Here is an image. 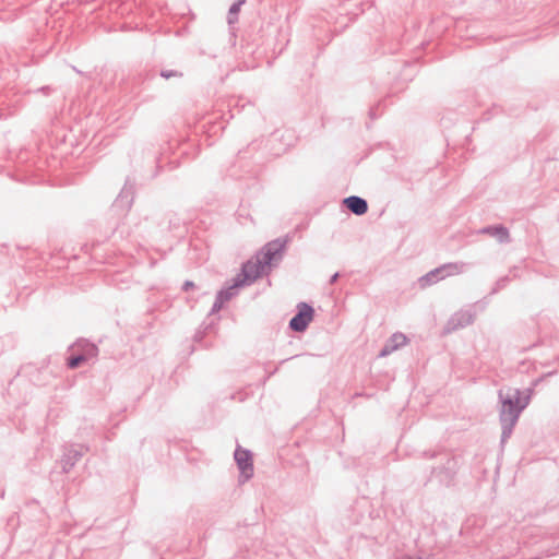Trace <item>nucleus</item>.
<instances>
[{"mask_svg": "<svg viewBox=\"0 0 559 559\" xmlns=\"http://www.w3.org/2000/svg\"><path fill=\"white\" fill-rule=\"evenodd\" d=\"M49 90H50L49 86H44V87L40 88V91L44 92V93H48Z\"/></svg>", "mask_w": 559, "mask_h": 559, "instance_id": "nucleus-27", "label": "nucleus"}, {"mask_svg": "<svg viewBox=\"0 0 559 559\" xmlns=\"http://www.w3.org/2000/svg\"><path fill=\"white\" fill-rule=\"evenodd\" d=\"M338 278V273H335L330 278V284H334Z\"/></svg>", "mask_w": 559, "mask_h": 559, "instance_id": "nucleus-24", "label": "nucleus"}, {"mask_svg": "<svg viewBox=\"0 0 559 559\" xmlns=\"http://www.w3.org/2000/svg\"><path fill=\"white\" fill-rule=\"evenodd\" d=\"M289 240V237L285 236L269 241L261 249L259 253L260 259L266 266L276 265L283 259L284 251Z\"/></svg>", "mask_w": 559, "mask_h": 559, "instance_id": "nucleus-2", "label": "nucleus"}, {"mask_svg": "<svg viewBox=\"0 0 559 559\" xmlns=\"http://www.w3.org/2000/svg\"><path fill=\"white\" fill-rule=\"evenodd\" d=\"M432 271H433L435 275H437V280L438 281H441V280L445 278V274H444L445 272H444V269H443L442 265L433 269Z\"/></svg>", "mask_w": 559, "mask_h": 559, "instance_id": "nucleus-20", "label": "nucleus"}, {"mask_svg": "<svg viewBox=\"0 0 559 559\" xmlns=\"http://www.w3.org/2000/svg\"><path fill=\"white\" fill-rule=\"evenodd\" d=\"M344 206L355 215L361 216L368 212V203L364 198L350 195L343 200Z\"/></svg>", "mask_w": 559, "mask_h": 559, "instance_id": "nucleus-10", "label": "nucleus"}, {"mask_svg": "<svg viewBox=\"0 0 559 559\" xmlns=\"http://www.w3.org/2000/svg\"><path fill=\"white\" fill-rule=\"evenodd\" d=\"M480 234L497 238L500 243L510 241V233L503 225L486 226L479 230Z\"/></svg>", "mask_w": 559, "mask_h": 559, "instance_id": "nucleus-12", "label": "nucleus"}, {"mask_svg": "<svg viewBox=\"0 0 559 559\" xmlns=\"http://www.w3.org/2000/svg\"><path fill=\"white\" fill-rule=\"evenodd\" d=\"M245 3V0H238L231 4L227 14V23L229 25L236 23L238 21V13L240 11L241 5Z\"/></svg>", "mask_w": 559, "mask_h": 559, "instance_id": "nucleus-15", "label": "nucleus"}, {"mask_svg": "<svg viewBox=\"0 0 559 559\" xmlns=\"http://www.w3.org/2000/svg\"><path fill=\"white\" fill-rule=\"evenodd\" d=\"M438 282L439 281L437 280V275H435L432 270L419 278V284L421 287H427Z\"/></svg>", "mask_w": 559, "mask_h": 559, "instance_id": "nucleus-17", "label": "nucleus"}, {"mask_svg": "<svg viewBox=\"0 0 559 559\" xmlns=\"http://www.w3.org/2000/svg\"><path fill=\"white\" fill-rule=\"evenodd\" d=\"M508 281H509V278H508V277H502V278H500V280L497 282V286H498V288H502V287H504Z\"/></svg>", "mask_w": 559, "mask_h": 559, "instance_id": "nucleus-23", "label": "nucleus"}, {"mask_svg": "<svg viewBox=\"0 0 559 559\" xmlns=\"http://www.w3.org/2000/svg\"><path fill=\"white\" fill-rule=\"evenodd\" d=\"M194 287V283L192 281H186L182 285V290L188 292L190 288Z\"/></svg>", "mask_w": 559, "mask_h": 559, "instance_id": "nucleus-22", "label": "nucleus"}, {"mask_svg": "<svg viewBox=\"0 0 559 559\" xmlns=\"http://www.w3.org/2000/svg\"><path fill=\"white\" fill-rule=\"evenodd\" d=\"M408 343V338L402 332L393 333L384 343L383 347L379 353V357H385L391 355L393 352L400 349Z\"/></svg>", "mask_w": 559, "mask_h": 559, "instance_id": "nucleus-9", "label": "nucleus"}, {"mask_svg": "<svg viewBox=\"0 0 559 559\" xmlns=\"http://www.w3.org/2000/svg\"><path fill=\"white\" fill-rule=\"evenodd\" d=\"M401 559H424V558H423V557H420V556H416V557H414V556L405 555V556H403Z\"/></svg>", "mask_w": 559, "mask_h": 559, "instance_id": "nucleus-25", "label": "nucleus"}, {"mask_svg": "<svg viewBox=\"0 0 559 559\" xmlns=\"http://www.w3.org/2000/svg\"><path fill=\"white\" fill-rule=\"evenodd\" d=\"M235 461L238 468L243 477V481L250 479L253 476V461L252 454L249 450L237 447L234 453Z\"/></svg>", "mask_w": 559, "mask_h": 559, "instance_id": "nucleus-7", "label": "nucleus"}, {"mask_svg": "<svg viewBox=\"0 0 559 559\" xmlns=\"http://www.w3.org/2000/svg\"><path fill=\"white\" fill-rule=\"evenodd\" d=\"M531 390L528 394L522 397L520 389H509L507 392L499 390L498 399L501 404L499 408V421L501 425L500 443L503 445L512 436L513 429L518 424L521 413L530 404Z\"/></svg>", "mask_w": 559, "mask_h": 559, "instance_id": "nucleus-1", "label": "nucleus"}, {"mask_svg": "<svg viewBox=\"0 0 559 559\" xmlns=\"http://www.w3.org/2000/svg\"><path fill=\"white\" fill-rule=\"evenodd\" d=\"M424 457L426 459H435L439 455V452L438 451H425L423 453Z\"/></svg>", "mask_w": 559, "mask_h": 559, "instance_id": "nucleus-21", "label": "nucleus"}, {"mask_svg": "<svg viewBox=\"0 0 559 559\" xmlns=\"http://www.w3.org/2000/svg\"><path fill=\"white\" fill-rule=\"evenodd\" d=\"M87 451L88 447L82 444L66 445L60 460L62 472L69 473Z\"/></svg>", "mask_w": 559, "mask_h": 559, "instance_id": "nucleus-5", "label": "nucleus"}, {"mask_svg": "<svg viewBox=\"0 0 559 559\" xmlns=\"http://www.w3.org/2000/svg\"><path fill=\"white\" fill-rule=\"evenodd\" d=\"M85 357L80 353H75L67 358V366L70 369L79 368L83 362H86Z\"/></svg>", "mask_w": 559, "mask_h": 559, "instance_id": "nucleus-16", "label": "nucleus"}, {"mask_svg": "<svg viewBox=\"0 0 559 559\" xmlns=\"http://www.w3.org/2000/svg\"><path fill=\"white\" fill-rule=\"evenodd\" d=\"M443 269H444V274H445V277H449V276H452V275H457V274H461L464 272L465 267H466V263L464 262H449V263H444L442 264Z\"/></svg>", "mask_w": 559, "mask_h": 559, "instance_id": "nucleus-14", "label": "nucleus"}, {"mask_svg": "<svg viewBox=\"0 0 559 559\" xmlns=\"http://www.w3.org/2000/svg\"><path fill=\"white\" fill-rule=\"evenodd\" d=\"M240 287L241 286H236V280L234 277L233 284L226 288H222L221 290H218L216 296L218 298H221V300H223L224 302H227L228 300H230L234 296H236L238 294V288H240Z\"/></svg>", "mask_w": 559, "mask_h": 559, "instance_id": "nucleus-13", "label": "nucleus"}, {"mask_svg": "<svg viewBox=\"0 0 559 559\" xmlns=\"http://www.w3.org/2000/svg\"><path fill=\"white\" fill-rule=\"evenodd\" d=\"M76 353L85 357V360H91L98 355V347L87 340H79L71 346Z\"/></svg>", "mask_w": 559, "mask_h": 559, "instance_id": "nucleus-11", "label": "nucleus"}, {"mask_svg": "<svg viewBox=\"0 0 559 559\" xmlns=\"http://www.w3.org/2000/svg\"><path fill=\"white\" fill-rule=\"evenodd\" d=\"M475 314L469 310H460L452 314L448 320L444 331L445 333L454 332L459 329L468 326L474 322Z\"/></svg>", "mask_w": 559, "mask_h": 559, "instance_id": "nucleus-8", "label": "nucleus"}, {"mask_svg": "<svg viewBox=\"0 0 559 559\" xmlns=\"http://www.w3.org/2000/svg\"><path fill=\"white\" fill-rule=\"evenodd\" d=\"M369 115L370 117L373 119L376 118V111H374V108H371L370 111H369Z\"/></svg>", "mask_w": 559, "mask_h": 559, "instance_id": "nucleus-26", "label": "nucleus"}, {"mask_svg": "<svg viewBox=\"0 0 559 559\" xmlns=\"http://www.w3.org/2000/svg\"><path fill=\"white\" fill-rule=\"evenodd\" d=\"M265 266L260 259V254H257L255 260H248L242 264L240 273L235 277L236 286L250 285L263 274Z\"/></svg>", "mask_w": 559, "mask_h": 559, "instance_id": "nucleus-3", "label": "nucleus"}, {"mask_svg": "<svg viewBox=\"0 0 559 559\" xmlns=\"http://www.w3.org/2000/svg\"><path fill=\"white\" fill-rule=\"evenodd\" d=\"M459 468L460 466L456 457L452 456L449 457L442 466L433 468L432 473L439 477L441 484L450 486L454 481Z\"/></svg>", "mask_w": 559, "mask_h": 559, "instance_id": "nucleus-6", "label": "nucleus"}, {"mask_svg": "<svg viewBox=\"0 0 559 559\" xmlns=\"http://www.w3.org/2000/svg\"><path fill=\"white\" fill-rule=\"evenodd\" d=\"M224 304L225 302L216 296L215 301L211 308L210 314H214V313L218 312L223 308Z\"/></svg>", "mask_w": 559, "mask_h": 559, "instance_id": "nucleus-19", "label": "nucleus"}, {"mask_svg": "<svg viewBox=\"0 0 559 559\" xmlns=\"http://www.w3.org/2000/svg\"><path fill=\"white\" fill-rule=\"evenodd\" d=\"M160 76L166 79V80H169V79H181L183 76V73L181 71H178V70H162L160 71Z\"/></svg>", "mask_w": 559, "mask_h": 559, "instance_id": "nucleus-18", "label": "nucleus"}, {"mask_svg": "<svg viewBox=\"0 0 559 559\" xmlns=\"http://www.w3.org/2000/svg\"><path fill=\"white\" fill-rule=\"evenodd\" d=\"M314 316V309L311 305L307 302H299L297 305L296 314L289 320V329L294 332H305L312 321Z\"/></svg>", "mask_w": 559, "mask_h": 559, "instance_id": "nucleus-4", "label": "nucleus"}]
</instances>
